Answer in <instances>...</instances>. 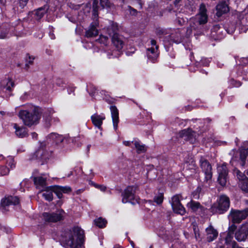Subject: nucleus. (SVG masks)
I'll list each match as a JSON object with an SVG mask.
<instances>
[{
	"label": "nucleus",
	"mask_w": 248,
	"mask_h": 248,
	"mask_svg": "<svg viewBox=\"0 0 248 248\" xmlns=\"http://www.w3.org/2000/svg\"><path fill=\"white\" fill-rule=\"evenodd\" d=\"M75 139L69 137H63L57 133H52L48 136V140L54 144V149L53 150H49L48 151H45L43 148H40L35 153L36 157L38 159L46 160L53 153L57 155L64 153L69 149L67 145L68 142L70 141H75Z\"/></svg>",
	"instance_id": "obj_1"
},
{
	"label": "nucleus",
	"mask_w": 248,
	"mask_h": 248,
	"mask_svg": "<svg viewBox=\"0 0 248 248\" xmlns=\"http://www.w3.org/2000/svg\"><path fill=\"white\" fill-rule=\"evenodd\" d=\"M42 113V109L40 108L28 105L22 107L19 110L18 116L24 124L30 127L39 123Z\"/></svg>",
	"instance_id": "obj_2"
},
{
	"label": "nucleus",
	"mask_w": 248,
	"mask_h": 248,
	"mask_svg": "<svg viewBox=\"0 0 248 248\" xmlns=\"http://www.w3.org/2000/svg\"><path fill=\"white\" fill-rule=\"evenodd\" d=\"M84 231L80 227H75L65 233L62 241L67 248H84Z\"/></svg>",
	"instance_id": "obj_3"
},
{
	"label": "nucleus",
	"mask_w": 248,
	"mask_h": 248,
	"mask_svg": "<svg viewBox=\"0 0 248 248\" xmlns=\"http://www.w3.org/2000/svg\"><path fill=\"white\" fill-rule=\"evenodd\" d=\"M200 165L204 174V183L210 186L212 182V168L211 164L204 157L202 156L200 159Z\"/></svg>",
	"instance_id": "obj_4"
},
{
	"label": "nucleus",
	"mask_w": 248,
	"mask_h": 248,
	"mask_svg": "<svg viewBox=\"0 0 248 248\" xmlns=\"http://www.w3.org/2000/svg\"><path fill=\"white\" fill-rule=\"evenodd\" d=\"M246 203L248 205V200L246 201ZM248 217V207L242 210L232 209L229 213L228 218L233 223H240Z\"/></svg>",
	"instance_id": "obj_5"
},
{
	"label": "nucleus",
	"mask_w": 248,
	"mask_h": 248,
	"mask_svg": "<svg viewBox=\"0 0 248 248\" xmlns=\"http://www.w3.org/2000/svg\"><path fill=\"white\" fill-rule=\"evenodd\" d=\"M137 189L136 186H127L122 193V202L124 203L130 202L132 204L138 202V199L135 195Z\"/></svg>",
	"instance_id": "obj_6"
},
{
	"label": "nucleus",
	"mask_w": 248,
	"mask_h": 248,
	"mask_svg": "<svg viewBox=\"0 0 248 248\" xmlns=\"http://www.w3.org/2000/svg\"><path fill=\"white\" fill-rule=\"evenodd\" d=\"M230 199L228 197L225 195L220 196L217 205H214L212 209H216V212L218 214H223L226 212L230 207Z\"/></svg>",
	"instance_id": "obj_7"
},
{
	"label": "nucleus",
	"mask_w": 248,
	"mask_h": 248,
	"mask_svg": "<svg viewBox=\"0 0 248 248\" xmlns=\"http://www.w3.org/2000/svg\"><path fill=\"white\" fill-rule=\"evenodd\" d=\"M62 210H58L55 212H45L42 214V219L46 222L51 223L59 221L63 219Z\"/></svg>",
	"instance_id": "obj_8"
},
{
	"label": "nucleus",
	"mask_w": 248,
	"mask_h": 248,
	"mask_svg": "<svg viewBox=\"0 0 248 248\" xmlns=\"http://www.w3.org/2000/svg\"><path fill=\"white\" fill-rule=\"evenodd\" d=\"M182 199L180 195L177 194L171 198L170 202L173 210L175 213L184 215L186 213V209L180 202Z\"/></svg>",
	"instance_id": "obj_9"
},
{
	"label": "nucleus",
	"mask_w": 248,
	"mask_h": 248,
	"mask_svg": "<svg viewBox=\"0 0 248 248\" xmlns=\"http://www.w3.org/2000/svg\"><path fill=\"white\" fill-rule=\"evenodd\" d=\"M217 170L218 173L217 181L221 186H224L226 185L228 180V169L225 163L218 165Z\"/></svg>",
	"instance_id": "obj_10"
},
{
	"label": "nucleus",
	"mask_w": 248,
	"mask_h": 248,
	"mask_svg": "<svg viewBox=\"0 0 248 248\" xmlns=\"http://www.w3.org/2000/svg\"><path fill=\"white\" fill-rule=\"evenodd\" d=\"M179 134L181 138H184L186 140L189 141L191 143L195 142L197 135H199L189 128L181 131Z\"/></svg>",
	"instance_id": "obj_11"
},
{
	"label": "nucleus",
	"mask_w": 248,
	"mask_h": 248,
	"mask_svg": "<svg viewBox=\"0 0 248 248\" xmlns=\"http://www.w3.org/2000/svg\"><path fill=\"white\" fill-rule=\"evenodd\" d=\"M207 15H199L197 21L194 19H191L190 27H188L187 29V34L190 35L192 32V30L193 29L195 30L196 28L194 25H192V23L195 24L196 22L200 25L205 24L207 21Z\"/></svg>",
	"instance_id": "obj_12"
},
{
	"label": "nucleus",
	"mask_w": 248,
	"mask_h": 248,
	"mask_svg": "<svg viewBox=\"0 0 248 248\" xmlns=\"http://www.w3.org/2000/svg\"><path fill=\"white\" fill-rule=\"evenodd\" d=\"M248 235V224H243L235 232V238L238 241H245Z\"/></svg>",
	"instance_id": "obj_13"
},
{
	"label": "nucleus",
	"mask_w": 248,
	"mask_h": 248,
	"mask_svg": "<svg viewBox=\"0 0 248 248\" xmlns=\"http://www.w3.org/2000/svg\"><path fill=\"white\" fill-rule=\"evenodd\" d=\"M124 37L118 34L114 33L112 36L111 41L114 46L117 48V50H121L124 46Z\"/></svg>",
	"instance_id": "obj_14"
},
{
	"label": "nucleus",
	"mask_w": 248,
	"mask_h": 248,
	"mask_svg": "<svg viewBox=\"0 0 248 248\" xmlns=\"http://www.w3.org/2000/svg\"><path fill=\"white\" fill-rule=\"evenodd\" d=\"M99 2L103 8L110 6V2L108 0H94L93 4V15L94 18L97 17L98 15L97 4Z\"/></svg>",
	"instance_id": "obj_15"
},
{
	"label": "nucleus",
	"mask_w": 248,
	"mask_h": 248,
	"mask_svg": "<svg viewBox=\"0 0 248 248\" xmlns=\"http://www.w3.org/2000/svg\"><path fill=\"white\" fill-rule=\"evenodd\" d=\"M205 232L207 241L209 242L216 239L218 236L217 231L212 225H210L207 227L205 230Z\"/></svg>",
	"instance_id": "obj_16"
},
{
	"label": "nucleus",
	"mask_w": 248,
	"mask_h": 248,
	"mask_svg": "<svg viewBox=\"0 0 248 248\" xmlns=\"http://www.w3.org/2000/svg\"><path fill=\"white\" fill-rule=\"evenodd\" d=\"M19 202V200L17 197L9 196L1 200L2 206L5 207L10 205H16Z\"/></svg>",
	"instance_id": "obj_17"
},
{
	"label": "nucleus",
	"mask_w": 248,
	"mask_h": 248,
	"mask_svg": "<svg viewBox=\"0 0 248 248\" xmlns=\"http://www.w3.org/2000/svg\"><path fill=\"white\" fill-rule=\"evenodd\" d=\"M111 111V117L113 121V125L115 130L117 129L119 120L118 110L115 106H111L110 107Z\"/></svg>",
	"instance_id": "obj_18"
},
{
	"label": "nucleus",
	"mask_w": 248,
	"mask_h": 248,
	"mask_svg": "<svg viewBox=\"0 0 248 248\" xmlns=\"http://www.w3.org/2000/svg\"><path fill=\"white\" fill-rule=\"evenodd\" d=\"M216 15L218 17L221 16L229 12V8L228 5L225 2H221L218 3L216 6Z\"/></svg>",
	"instance_id": "obj_19"
},
{
	"label": "nucleus",
	"mask_w": 248,
	"mask_h": 248,
	"mask_svg": "<svg viewBox=\"0 0 248 248\" xmlns=\"http://www.w3.org/2000/svg\"><path fill=\"white\" fill-rule=\"evenodd\" d=\"M223 29L219 25L214 26L211 30V35L215 40H220L222 37Z\"/></svg>",
	"instance_id": "obj_20"
},
{
	"label": "nucleus",
	"mask_w": 248,
	"mask_h": 248,
	"mask_svg": "<svg viewBox=\"0 0 248 248\" xmlns=\"http://www.w3.org/2000/svg\"><path fill=\"white\" fill-rule=\"evenodd\" d=\"M98 23L94 22L92 23L89 30L86 31L85 36L87 37H93L97 36L98 34V30L96 29Z\"/></svg>",
	"instance_id": "obj_21"
},
{
	"label": "nucleus",
	"mask_w": 248,
	"mask_h": 248,
	"mask_svg": "<svg viewBox=\"0 0 248 248\" xmlns=\"http://www.w3.org/2000/svg\"><path fill=\"white\" fill-rule=\"evenodd\" d=\"M104 116L100 115L97 114H94L91 116V120L93 124L99 129H101L103 121L105 120Z\"/></svg>",
	"instance_id": "obj_22"
},
{
	"label": "nucleus",
	"mask_w": 248,
	"mask_h": 248,
	"mask_svg": "<svg viewBox=\"0 0 248 248\" xmlns=\"http://www.w3.org/2000/svg\"><path fill=\"white\" fill-rule=\"evenodd\" d=\"M1 85L6 91L11 92L15 86V83L11 78H8L2 80Z\"/></svg>",
	"instance_id": "obj_23"
},
{
	"label": "nucleus",
	"mask_w": 248,
	"mask_h": 248,
	"mask_svg": "<svg viewBox=\"0 0 248 248\" xmlns=\"http://www.w3.org/2000/svg\"><path fill=\"white\" fill-rule=\"evenodd\" d=\"M146 54L148 59L150 60L153 62L155 61L158 56L157 50L155 49V47H153L147 48Z\"/></svg>",
	"instance_id": "obj_24"
},
{
	"label": "nucleus",
	"mask_w": 248,
	"mask_h": 248,
	"mask_svg": "<svg viewBox=\"0 0 248 248\" xmlns=\"http://www.w3.org/2000/svg\"><path fill=\"white\" fill-rule=\"evenodd\" d=\"M187 205L194 212L197 211L203 212L205 210L204 207L201 205L199 202L193 201H191L189 202Z\"/></svg>",
	"instance_id": "obj_25"
},
{
	"label": "nucleus",
	"mask_w": 248,
	"mask_h": 248,
	"mask_svg": "<svg viewBox=\"0 0 248 248\" xmlns=\"http://www.w3.org/2000/svg\"><path fill=\"white\" fill-rule=\"evenodd\" d=\"M14 128L15 129L16 135L19 138H23L27 134L26 128L23 126L20 127L16 124H14Z\"/></svg>",
	"instance_id": "obj_26"
},
{
	"label": "nucleus",
	"mask_w": 248,
	"mask_h": 248,
	"mask_svg": "<svg viewBox=\"0 0 248 248\" xmlns=\"http://www.w3.org/2000/svg\"><path fill=\"white\" fill-rule=\"evenodd\" d=\"M33 181L37 187H42L43 189L46 187V178L42 176L35 177L33 178Z\"/></svg>",
	"instance_id": "obj_27"
},
{
	"label": "nucleus",
	"mask_w": 248,
	"mask_h": 248,
	"mask_svg": "<svg viewBox=\"0 0 248 248\" xmlns=\"http://www.w3.org/2000/svg\"><path fill=\"white\" fill-rule=\"evenodd\" d=\"M48 9V6L47 5L44 7H40L36 10L35 13V16L37 20H40L44 15L47 12Z\"/></svg>",
	"instance_id": "obj_28"
},
{
	"label": "nucleus",
	"mask_w": 248,
	"mask_h": 248,
	"mask_svg": "<svg viewBox=\"0 0 248 248\" xmlns=\"http://www.w3.org/2000/svg\"><path fill=\"white\" fill-rule=\"evenodd\" d=\"M50 186L45 187L42 189L44 191L42 193V196L47 201H51L53 200V191L51 189H49Z\"/></svg>",
	"instance_id": "obj_29"
},
{
	"label": "nucleus",
	"mask_w": 248,
	"mask_h": 248,
	"mask_svg": "<svg viewBox=\"0 0 248 248\" xmlns=\"http://www.w3.org/2000/svg\"><path fill=\"white\" fill-rule=\"evenodd\" d=\"M134 144L138 154L144 153L146 151V147L144 145L141 144L139 141L135 140Z\"/></svg>",
	"instance_id": "obj_30"
},
{
	"label": "nucleus",
	"mask_w": 248,
	"mask_h": 248,
	"mask_svg": "<svg viewBox=\"0 0 248 248\" xmlns=\"http://www.w3.org/2000/svg\"><path fill=\"white\" fill-rule=\"evenodd\" d=\"M28 1V0H19L15 4L13 9L15 12L19 11V9L18 8V6H16V5H18L19 7L20 8V9H23L26 5Z\"/></svg>",
	"instance_id": "obj_31"
},
{
	"label": "nucleus",
	"mask_w": 248,
	"mask_h": 248,
	"mask_svg": "<svg viewBox=\"0 0 248 248\" xmlns=\"http://www.w3.org/2000/svg\"><path fill=\"white\" fill-rule=\"evenodd\" d=\"M238 185L242 191L246 193H248V178L239 182Z\"/></svg>",
	"instance_id": "obj_32"
},
{
	"label": "nucleus",
	"mask_w": 248,
	"mask_h": 248,
	"mask_svg": "<svg viewBox=\"0 0 248 248\" xmlns=\"http://www.w3.org/2000/svg\"><path fill=\"white\" fill-rule=\"evenodd\" d=\"M49 189H51L53 192H54L58 198L61 199L62 196V192L61 188L60 186H50Z\"/></svg>",
	"instance_id": "obj_33"
},
{
	"label": "nucleus",
	"mask_w": 248,
	"mask_h": 248,
	"mask_svg": "<svg viewBox=\"0 0 248 248\" xmlns=\"http://www.w3.org/2000/svg\"><path fill=\"white\" fill-rule=\"evenodd\" d=\"M234 174L236 176L237 179L239 180V182L244 180L248 178L246 176L245 174L241 172L239 170L237 169H235L233 170Z\"/></svg>",
	"instance_id": "obj_34"
},
{
	"label": "nucleus",
	"mask_w": 248,
	"mask_h": 248,
	"mask_svg": "<svg viewBox=\"0 0 248 248\" xmlns=\"http://www.w3.org/2000/svg\"><path fill=\"white\" fill-rule=\"evenodd\" d=\"M118 30L117 24H112L108 29V31L110 36H112L114 33H117V31Z\"/></svg>",
	"instance_id": "obj_35"
},
{
	"label": "nucleus",
	"mask_w": 248,
	"mask_h": 248,
	"mask_svg": "<svg viewBox=\"0 0 248 248\" xmlns=\"http://www.w3.org/2000/svg\"><path fill=\"white\" fill-rule=\"evenodd\" d=\"M9 29L7 27H2L0 28V39H3L7 37L9 33Z\"/></svg>",
	"instance_id": "obj_36"
},
{
	"label": "nucleus",
	"mask_w": 248,
	"mask_h": 248,
	"mask_svg": "<svg viewBox=\"0 0 248 248\" xmlns=\"http://www.w3.org/2000/svg\"><path fill=\"white\" fill-rule=\"evenodd\" d=\"M53 112L51 110H47L46 111L44 112L43 114V117L44 120L49 124L50 123L51 120V114H52Z\"/></svg>",
	"instance_id": "obj_37"
},
{
	"label": "nucleus",
	"mask_w": 248,
	"mask_h": 248,
	"mask_svg": "<svg viewBox=\"0 0 248 248\" xmlns=\"http://www.w3.org/2000/svg\"><path fill=\"white\" fill-rule=\"evenodd\" d=\"M95 223L99 228L105 227L107 224V221L101 217L98 218L94 220Z\"/></svg>",
	"instance_id": "obj_38"
},
{
	"label": "nucleus",
	"mask_w": 248,
	"mask_h": 248,
	"mask_svg": "<svg viewBox=\"0 0 248 248\" xmlns=\"http://www.w3.org/2000/svg\"><path fill=\"white\" fill-rule=\"evenodd\" d=\"M163 199V194L162 193H159L155 196L154 201L157 204L159 205L162 203Z\"/></svg>",
	"instance_id": "obj_39"
},
{
	"label": "nucleus",
	"mask_w": 248,
	"mask_h": 248,
	"mask_svg": "<svg viewBox=\"0 0 248 248\" xmlns=\"http://www.w3.org/2000/svg\"><path fill=\"white\" fill-rule=\"evenodd\" d=\"M236 229V226L235 225V223H232V224L228 228V232L226 239L231 238L232 237V234L233 233Z\"/></svg>",
	"instance_id": "obj_40"
},
{
	"label": "nucleus",
	"mask_w": 248,
	"mask_h": 248,
	"mask_svg": "<svg viewBox=\"0 0 248 248\" xmlns=\"http://www.w3.org/2000/svg\"><path fill=\"white\" fill-rule=\"evenodd\" d=\"M90 95L93 97L95 95V91L96 90V87L92 84H90L87 86V88Z\"/></svg>",
	"instance_id": "obj_41"
},
{
	"label": "nucleus",
	"mask_w": 248,
	"mask_h": 248,
	"mask_svg": "<svg viewBox=\"0 0 248 248\" xmlns=\"http://www.w3.org/2000/svg\"><path fill=\"white\" fill-rule=\"evenodd\" d=\"M9 169L6 166H0V175L3 176L8 174Z\"/></svg>",
	"instance_id": "obj_42"
},
{
	"label": "nucleus",
	"mask_w": 248,
	"mask_h": 248,
	"mask_svg": "<svg viewBox=\"0 0 248 248\" xmlns=\"http://www.w3.org/2000/svg\"><path fill=\"white\" fill-rule=\"evenodd\" d=\"M202 194V188L201 186H198L193 192V197L196 199L200 197V194Z\"/></svg>",
	"instance_id": "obj_43"
},
{
	"label": "nucleus",
	"mask_w": 248,
	"mask_h": 248,
	"mask_svg": "<svg viewBox=\"0 0 248 248\" xmlns=\"http://www.w3.org/2000/svg\"><path fill=\"white\" fill-rule=\"evenodd\" d=\"M6 162L7 164H8L10 166L11 169H13L15 167L14 160L12 156H8L6 160Z\"/></svg>",
	"instance_id": "obj_44"
},
{
	"label": "nucleus",
	"mask_w": 248,
	"mask_h": 248,
	"mask_svg": "<svg viewBox=\"0 0 248 248\" xmlns=\"http://www.w3.org/2000/svg\"><path fill=\"white\" fill-rule=\"evenodd\" d=\"M99 43L107 45L108 41V37L104 35H100L99 38L97 40Z\"/></svg>",
	"instance_id": "obj_45"
},
{
	"label": "nucleus",
	"mask_w": 248,
	"mask_h": 248,
	"mask_svg": "<svg viewBox=\"0 0 248 248\" xmlns=\"http://www.w3.org/2000/svg\"><path fill=\"white\" fill-rule=\"evenodd\" d=\"M34 58L31 57L30 56H29L28 58L26 60V63L25 64V67L27 69H28L30 67V65H31L33 63Z\"/></svg>",
	"instance_id": "obj_46"
},
{
	"label": "nucleus",
	"mask_w": 248,
	"mask_h": 248,
	"mask_svg": "<svg viewBox=\"0 0 248 248\" xmlns=\"http://www.w3.org/2000/svg\"><path fill=\"white\" fill-rule=\"evenodd\" d=\"M200 11L199 15H207L206 14V9L205 6L203 4H202L200 5Z\"/></svg>",
	"instance_id": "obj_47"
},
{
	"label": "nucleus",
	"mask_w": 248,
	"mask_h": 248,
	"mask_svg": "<svg viewBox=\"0 0 248 248\" xmlns=\"http://www.w3.org/2000/svg\"><path fill=\"white\" fill-rule=\"evenodd\" d=\"M62 190V193H68L71 191V188L70 187L68 186H60Z\"/></svg>",
	"instance_id": "obj_48"
},
{
	"label": "nucleus",
	"mask_w": 248,
	"mask_h": 248,
	"mask_svg": "<svg viewBox=\"0 0 248 248\" xmlns=\"http://www.w3.org/2000/svg\"><path fill=\"white\" fill-rule=\"evenodd\" d=\"M185 22L186 21L184 19L181 18L180 17H178L176 20V22L180 26L184 25Z\"/></svg>",
	"instance_id": "obj_49"
},
{
	"label": "nucleus",
	"mask_w": 248,
	"mask_h": 248,
	"mask_svg": "<svg viewBox=\"0 0 248 248\" xmlns=\"http://www.w3.org/2000/svg\"><path fill=\"white\" fill-rule=\"evenodd\" d=\"M150 44L152 46L151 47H155V49L158 50V46L156 45V42L154 39H151L150 41Z\"/></svg>",
	"instance_id": "obj_50"
},
{
	"label": "nucleus",
	"mask_w": 248,
	"mask_h": 248,
	"mask_svg": "<svg viewBox=\"0 0 248 248\" xmlns=\"http://www.w3.org/2000/svg\"><path fill=\"white\" fill-rule=\"evenodd\" d=\"M134 141H133L132 142H131L130 141H124L123 144L126 146L131 147L132 143L134 144Z\"/></svg>",
	"instance_id": "obj_51"
},
{
	"label": "nucleus",
	"mask_w": 248,
	"mask_h": 248,
	"mask_svg": "<svg viewBox=\"0 0 248 248\" xmlns=\"http://www.w3.org/2000/svg\"><path fill=\"white\" fill-rule=\"evenodd\" d=\"M128 8H129V10H130V14H132V15H134L137 12L136 10L132 8L130 6H128Z\"/></svg>",
	"instance_id": "obj_52"
},
{
	"label": "nucleus",
	"mask_w": 248,
	"mask_h": 248,
	"mask_svg": "<svg viewBox=\"0 0 248 248\" xmlns=\"http://www.w3.org/2000/svg\"><path fill=\"white\" fill-rule=\"evenodd\" d=\"M101 191H105L107 189V187L104 185H101L99 188Z\"/></svg>",
	"instance_id": "obj_53"
},
{
	"label": "nucleus",
	"mask_w": 248,
	"mask_h": 248,
	"mask_svg": "<svg viewBox=\"0 0 248 248\" xmlns=\"http://www.w3.org/2000/svg\"><path fill=\"white\" fill-rule=\"evenodd\" d=\"M83 191H84L83 189H79L77 190L76 191V193L77 194H80V193H82Z\"/></svg>",
	"instance_id": "obj_54"
},
{
	"label": "nucleus",
	"mask_w": 248,
	"mask_h": 248,
	"mask_svg": "<svg viewBox=\"0 0 248 248\" xmlns=\"http://www.w3.org/2000/svg\"><path fill=\"white\" fill-rule=\"evenodd\" d=\"M92 184L95 188H98V189L99 188V187H100V186H101L100 185L96 184H95V183H94L93 182H92Z\"/></svg>",
	"instance_id": "obj_55"
},
{
	"label": "nucleus",
	"mask_w": 248,
	"mask_h": 248,
	"mask_svg": "<svg viewBox=\"0 0 248 248\" xmlns=\"http://www.w3.org/2000/svg\"><path fill=\"white\" fill-rule=\"evenodd\" d=\"M92 184L95 188H98V189L99 188V187H100V186H101L100 185L96 184H95V183H94L93 182H92Z\"/></svg>",
	"instance_id": "obj_56"
},
{
	"label": "nucleus",
	"mask_w": 248,
	"mask_h": 248,
	"mask_svg": "<svg viewBox=\"0 0 248 248\" xmlns=\"http://www.w3.org/2000/svg\"><path fill=\"white\" fill-rule=\"evenodd\" d=\"M31 136L33 139H36L37 137V134L35 132H33L31 133Z\"/></svg>",
	"instance_id": "obj_57"
},
{
	"label": "nucleus",
	"mask_w": 248,
	"mask_h": 248,
	"mask_svg": "<svg viewBox=\"0 0 248 248\" xmlns=\"http://www.w3.org/2000/svg\"><path fill=\"white\" fill-rule=\"evenodd\" d=\"M247 58H243L242 59V62L245 63V64H247L248 63V61H246V60H245L244 59H246Z\"/></svg>",
	"instance_id": "obj_58"
},
{
	"label": "nucleus",
	"mask_w": 248,
	"mask_h": 248,
	"mask_svg": "<svg viewBox=\"0 0 248 248\" xmlns=\"http://www.w3.org/2000/svg\"><path fill=\"white\" fill-rule=\"evenodd\" d=\"M4 158V157L2 155H0V160H3Z\"/></svg>",
	"instance_id": "obj_59"
},
{
	"label": "nucleus",
	"mask_w": 248,
	"mask_h": 248,
	"mask_svg": "<svg viewBox=\"0 0 248 248\" xmlns=\"http://www.w3.org/2000/svg\"><path fill=\"white\" fill-rule=\"evenodd\" d=\"M6 1V0H0V2L1 3L4 4Z\"/></svg>",
	"instance_id": "obj_60"
},
{
	"label": "nucleus",
	"mask_w": 248,
	"mask_h": 248,
	"mask_svg": "<svg viewBox=\"0 0 248 248\" xmlns=\"http://www.w3.org/2000/svg\"><path fill=\"white\" fill-rule=\"evenodd\" d=\"M168 232H167V231H165V232L164 234H165V235H167V236H168V235H169V233H168Z\"/></svg>",
	"instance_id": "obj_61"
},
{
	"label": "nucleus",
	"mask_w": 248,
	"mask_h": 248,
	"mask_svg": "<svg viewBox=\"0 0 248 248\" xmlns=\"http://www.w3.org/2000/svg\"><path fill=\"white\" fill-rule=\"evenodd\" d=\"M113 248H120L119 245H115Z\"/></svg>",
	"instance_id": "obj_62"
},
{
	"label": "nucleus",
	"mask_w": 248,
	"mask_h": 248,
	"mask_svg": "<svg viewBox=\"0 0 248 248\" xmlns=\"http://www.w3.org/2000/svg\"><path fill=\"white\" fill-rule=\"evenodd\" d=\"M240 85L241 84H240V82H237V84L235 86L237 87H238V86H240Z\"/></svg>",
	"instance_id": "obj_63"
},
{
	"label": "nucleus",
	"mask_w": 248,
	"mask_h": 248,
	"mask_svg": "<svg viewBox=\"0 0 248 248\" xmlns=\"http://www.w3.org/2000/svg\"><path fill=\"white\" fill-rule=\"evenodd\" d=\"M51 39H54V35L53 34H52L51 36H50Z\"/></svg>",
	"instance_id": "obj_64"
}]
</instances>
